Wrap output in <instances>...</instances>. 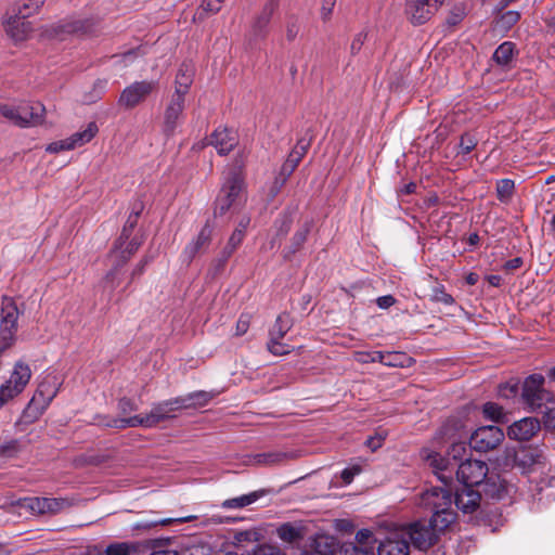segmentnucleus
<instances>
[{"mask_svg": "<svg viewBox=\"0 0 555 555\" xmlns=\"http://www.w3.org/2000/svg\"><path fill=\"white\" fill-rule=\"evenodd\" d=\"M184 98L172 94L171 100L165 109L163 133L167 138L172 137L176 131L178 119L184 111Z\"/></svg>", "mask_w": 555, "mask_h": 555, "instance_id": "nucleus-14", "label": "nucleus"}, {"mask_svg": "<svg viewBox=\"0 0 555 555\" xmlns=\"http://www.w3.org/2000/svg\"><path fill=\"white\" fill-rule=\"evenodd\" d=\"M267 349L273 356H284L292 351L288 345L281 343V339H269Z\"/></svg>", "mask_w": 555, "mask_h": 555, "instance_id": "nucleus-61", "label": "nucleus"}, {"mask_svg": "<svg viewBox=\"0 0 555 555\" xmlns=\"http://www.w3.org/2000/svg\"><path fill=\"white\" fill-rule=\"evenodd\" d=\"M243 179L240 177V175L233 172L222 185L219 194H221L222 197L229 199V202L233 205L243 189Z\"/></svg>", "mask_w": 555, "mask_h": 555, "instance_id": "nucleus-33", "label": "nucleus"}, {"mask_svg": "<svg viewBox=\"0 0 555 555\" xmlns=\"http://www.w3.org/2000/svg\"><path fill=\"white\" fill-rule=\"evenodd\" d=\"M553 399V393L545 388V378L542 374L534 373L522 380V409L537 412Z\"/></svg>", "mask_w": 555, "mask_h": 555, "instance_id": "nucleus-5", "label": "nucleus"}, {"mask_svg": "<svg viewBox=\"0 0 555 555\" xmlns=\"http://www.w3.org/2000/svg\"><path fill=\"white\" fill-rule=\"evenodd\" d=\"M158 89L159 82L157 80L134 81L121 91L117 104L125 109H132Z\"/></svg>", "mask_w": 555, "mask_h": 555, "instance_id": "nucleus-7", "label": "nucleus"}, {"mask_svg": "<svg viewBox=\"0 0 555 555\" xmlns=\"http://www.w3.org/2000/svg\"><path fill=\"white\" fill-rule=\"evenodd\" d=\"M482 413L485 418L500 424H506L508 422L506 413L503 408L495 402H486L482 405Z\"/></svg>", "mask_w": 555, "mask_h": 555, "instance_id": "nucleus-40", "label": "nucleus"}, {"mask_svg": "<svg viewBox=\"0 0 555 555\" xmlns=\"http://www.w3.org/2000/svg\"><path fill=\"white\" fill-rule=\"evenodd\" d=\"M31 376V371L28 364L18 361L15 363L14 370L9 382L18 388L20 390H24L25 386L28 384Z\"/></svg>", "mask_w": 555, "mask_h": 555, "instance_id": "nucleus-34", "label": "nucleus"}, {"mask_svg": "<svg viewBox=\"0 0 555 555\" xmlns=\"http://www.w3.org/2000/svg\"><path fill=\"white\" fill-rule=\"evenodd\" d=\"M430 300L434 302H442L450 306L454 302V298L451 294L447 293L443 285H437L433 288Z\"/></svg>", "mask_w": 555, "mask_h": 555, "instance_id": "nucleus-56", "label": "nucleus"}, {"mask_svg": "<svg viewBox=\"0 0 555 555\" xmlns=\"http://www.w3.org/2000/svg\"><path fill=\"white\" fill-rule=\"evenodd\" d=\"M216 393L198 390L186 396L177 397L153 405L151 412L144 416L134 415L127 420L114 421L109 425L120 428L127 427H155L159 423L175 417L172 412L178 410L198 409L206 406L215 398Z\"/></svg>", "mask_w": 555, "mask_h": 555, "instance_id": "nucleus-3", "label": "nucleus"}, {"mask_svg": "<svg viewBox=\"0 0 555 555\" xmlns=\"http://www.w3.org/2000/svg\"><path fill=\"white\" fill-rule=\"evenodd\" d=\"M98 131V125L94 121H91L83 131L76 132L70 138H68L69 143H73V149L83 145L85 143L90 142L95 137Z\"/></svg>", "mask_w": 555, "mask_h": 555, "instance_id": "nucleus-41", "label": "nucleus"}, {"mask_svg": "<svg viewBox=\"0 0 555 555\" xmlns=\"http://www.w3.org/2000/svg\"><path fill=\"white\" fill-rule=\"evenodd\" d=\"M18 114L25 121L24 125H20L21 128L35 127L43 124L46 107L40 102L22 103L18 105Z\"/></svg>", "mask_w": 555, "mask_h": 555, "instance_id": "nucleus-16", "label": "nucleus"}, {"mask_svg": "<svg viewBox=\"0 0 555 555\" xmlns=\"http://www.w3.org/2000/svg\"><path fill=\"white\" fill-rule=\"evenodd\" d=\"M340 555H375L373 546L362 547L354 542L343 543Z\"/></svg>", "mask_w": 555, "mask_h": 555, "instance_id": "nucleus-52", "label": "nucleus"}, {"mask_svg": "<svg viewBox=\"0 0 555 555\" xmlns=\"http://www.w3.org/2000/svg\"><path fill=\"white\" fill-rule=\"evenodd\" d=\"M22 451V446L18 439H11L0 443V459H14Z\"/></svg>", "mask_w": 555, "mask_h": 555, "instance_id": "nucleus-50", "label": "nucleus"}, {"mask_svg": "<svg viewBox=\"0 0 555 555\" xmlns=\"http://www.w3.org/2000/svg\"><path fill=\"white\" fill-rule=\"evenodd\" d=\"M236 143L234 133L228 128L216 129L209 139V144L214 145L220 155H228Z\"/></svg>", "mask_w": 555, "mask_h": 555, "instance_id": "nucleus-25", "label": "nucleus"}, {"mask_svg": "<svg viewBox=\"0 0 555 555\" xmlns=\"http://www.w3.org/2000/svg\"><path fill=\"white\" fill-rule=\"evenodd\" d=\"M482 496L478 488L475 487H461L455 489L453 493V503L455 506L465 514H472L480 506Z\"/></svg>", "mask_w": 555, "mask_h": 555, "instance_id": "nucleus-13", "label": "nucleus"}, {"mask_svg": "<svg viewBox=\"0 0 555 555\" xmlns=\"http://www.w3.org/2000/svg\"><path fill=\"white\" fill-rule=\"evenodd\" d=\"M276 535L285 543L298 544L305 539V528L293 522H284L276 528Z\"/></svg>", "mask_w": 555, "mask_h": 555, "instance_id": "nucleus-32", "label": "nucleus"}, {"mask_svg": "<svg viewBox=\"0 0 555 555\" xmlns=\"http://www.w3.org/2000/svg\"><path fill=\"white\" fill-rule=\"evenodd\" d=\"M477 145V140L475 137L468 132H465L461 135L459 147L460 152L457 154H469Z\"/></svg>", "mask_w": 555, "mask_h": 555, "instance_id": "nucleus-59", "label": "nucleus"}, {"mask_svg": "<svg viewBox=\"0 0 555 555\" xmlns=\"http://www.w3.org/2000/svg\"><path fill=\"white\" fill-rule=\"evenodd\" d=\"M518 380L500 384L498 387L499 397L504 399L515 398L518 392Z\"/></svg>", "mask_w": 555, "mask_h": 555, "instance_id": "nucleus-57", "label": "nucleus"}, {"mask_svg": "<svg viewBox=\"0 0 555 555\" xmlns=\"http://www.w3.org/2000/svg\"><path fill=\"white\" fill-rule=\"evenodd\" d=\"M112 457L108 454L95 453V454H81L76 459L77 465L80 466H100L108 462Z\"/></svg>", "mask_w": 555, "mask_h": 555, "instance_id": "nucleus-49", "label": "nucleus"}, {"mask_svg": "<svg viewBox=\"0 0 555 555\" xmlns=\"http://www.w3.org/2000/svg\"><path fill=\"white\" fill-rule=\"evenodd\" d=\"M442 499V502L428 501L427 506L433 513L429 519H418L404 527L412 545L418 551L426 552L436 545L440 534L456 519V513L451 508V493L444 491Z\"/></svg>", "mask_w": 555, "mask_h": 555, "instance_id": "nucleus-1", "label": "nucleus"}, {"mask_svg": "<svg viewBox=\"0 0 555 555\" xmlns=\"http://www.w3.org/2000/svg\"><path fill=\"white\" fill-rule=\"evenodd\" d=\"M541 430V422L538 417H522V442L530 440Z\"/></svg>", "mask_w": 555, "mask_h": 555, "instance_id": "nucleus-48", "label": "nucleus"}, {"mask_svg": "<svg viewBox=\"0 0 555 555\" xmlns=\"http://www.w3.org/2000/svg\"><path fill=\"white\" fill-rule=\"evenodd\" d=\"M504 439V431L495 425L478 427L469 437L470 449L478 452L494 450Z\"/></svg>", "mask_w": 555, "mask_h": 555, "instance_id": "nucleus-8", "label": "nucleus"}, {"mask_svg": "<svg viewBox=\"0 0 555 555\" xmlns=\"http://www.w3.org/2000/svg\"><path fill=\"white\" fill-rule=\"evenodd\" d=\"M246 555H287L285 551H283L276 544H270L266 542H259L251 550H246Z\"/></svg>", "mask_w": 555, "mask_h": 555, "instance_id": "nucleus-45", "label": "nucleus"}, {"mask_svg": "<svg viewBox=\"0 0 555 555\" xmlns=\"http://www.w3.org/2000/svg\"><path fill=\"white\" fill-rule=\"evenodd\" d=\"M47 0H24L22 4H18L15 11L22 14V17H30L39 11Z\"/></svg>", "mask_w": 555, "mask_h": 555, "instance_id": "nucleus-51", "label": "nucleus"}, {"mask_svg": "<svg viewBox=\"0 0 555 555\" xmlns=\"http://www.w3.org/2000/svg\"><path fill=\"white\" fill-rule=\"evenodd\" d=\"M464 422L457 416H450L440 426L436 434V439L440 442L454 441L460 433L464 429Z\"/></svg>", "mask_w": 555, "mask_h": 555, "instance_id": "nucleus-27", "label": "nucleus"}, {"mask_svg": "<svg viewBox=\"0 0 555 555\" xmlns=\"http://www.w3.org/2000/svg\"><path fill=\"white\" fill-rule=\"evenodd\" d=\"M268 492H269V490L261 489V490L250 492L248 494H244L238 498L229 499L222 503V507H224V508H242V507L253 504L254 502H256L258 499H260Z\"/></svg>", "mask_w": 555, "mask_h": 555, "instance_id": "nucleus-35", "label": "nucleus"}, {"mask_svg": "<svg viewBox=\"0 0 555 555\" xmlns=\"http://www.w3.org/2000/svg\"><path fill=\"white\" fill-rule=\"evenodd\" d=\"M301 455L300 451H269L253 455L256 465H280L289 461H295Z\"/></svg>", "mask_w": 555, "mask_h": 555, "instance_id": "nucleus-19", "label": "nucleus"}, {"mask_svg": "<svg viewBox=\"0 0 555 555\" xmlns=\"http://www.w3.org/2000/svg\"><path fill=\"white\" fill-rule=\"evenodd\" d=\"M313 227V220H306L301 227L295 232L292 237L291 245L284 254L286 260H291V257L299 251L306 243L308 235Z\"/></svg>", "mask_w": 555, "mask_h": 555, "instance_id": "nucleus-31", "label": "nucleus"}, {"mask_svg": "<svg viewBox=\"0 0 555 555\" xmlns=\"http://www.w3.org/2000/svg\"><path fill=\"white\" fill-rule=\"evenodd\" d=\"M155 258V255L152 254L150 250L142 257V259L139 261V263L134 267V269L131 272L130 275V282H132L137 276H140L143 274L145 267L152 262Z\"/></svg>", "mask_w": 555, "mask_h": 555, "instance_id": "nucleus-63", "label": "nucleus"}, {"mask_svg": "<svg viewBox=\"0 0 555 555\" xmlns=\"http://www.w3.org/2000/svg\"><path fill=\"white\" fill-rule=\"evenodd\" d=\"M446 470L437 469L436 475L438 479L442 482V487H433L430 490L426 491L424 494L425 504L428 505V501L433 502H442V495L444 491H449L451 493V504L453 503V493L455 492L453 489V478L452 475H446Z\"/></svg>", "mask_w": 555, "mask_h": 555, "instance_id": "nucleus-24", "label": "nucleus"}, {"mask_svg": "<svg viewBox=\"0 0 555 555\" xmlns=\"http://www.w3.org/2000/svg\"><path fill=\"white\" fill-rule=\"evenodd\" d=\"M470 450L465 442L454 440L444 456L438 452H430L425 456V460L435 469L453 472L454 467L457 468L459 464L464 462L465 459H470Z\"/></svg>", "mask_w": 555, "mask_h": 555, "instance_id": "nucleus-6", "label": "nucleus"}, {"mask_svg": "<svg viewBox=\"0 0 555 555\" xmlns=\"http://www.w3.org/2000/svg\"><path fill=\"white\" fill-rule=\"evenodd\" d=\"M94 22L91 18L61 22L54 28L56 35H87L93 31Z\"/></svg>", "mask_w": 555, "mask_h": 555, "instance_id": "nucleus-26", "label": "nucleus"}, {"mask_svg": "<svg viewBox=\"0 0 555 555\" xmlns=\"http://www.w3.org/2000/svg\"><path fill=\"white\" fill-rule=\"evenodd\" d=\"M522 475L527 476V492L533 501H555V468L546 461L544 446H522Z\"/></svg>", "mask_w": 555, "mask_h": 555, "instance_id": "nucleus-2", "label": "nucleus"}, {"mask_svg": "<svg viewBox=\"0 0 555 555\" xmlns=\"http://www.w3.org/2000/svg\"><path fill=\"white\" fill-rule=\"evenodd\" d=\"M495 14L499 18V23L505 29L511 28L520 18V14L517 11H505L504 10L501 13H495Z\"/></svg>", "mask_w": 555, "mask_h": 555, "instance_id": "nucleus-54", "label": "nucleus"}, {"mask_svg": "<svg viewBox=\"0 0 555 555\" xmlns=\"http://www.w3.org/2000/svg\"><path fill=\"white\" fill-rule=\"evenodd\" d=\"M69 506L66 499L56 498H33L29 499L28 507L38 514L59 513L63 508Z\"/></svg>", "mask_w": 555, "mask_h": 555, "instance_id": "nucleus-22", "label": "nucleus"}, {"mask_svg": "<svg viewBox=\"0 0 555 555\" xmlns=\"http://www.w3.org/2000/svg\"><path fill=\"white\" fill-rule=\"evenodd\" d=\"M193 67L188 63H182L176 76L173 94L185 99V95L188 94L193 82Z\"/></svg>", "mask_w": 555, "mask_h": 555, "instance_id": "nucleus-28", "label": "nucleus"}, {"mask_svg": "<svg viewBox=\"0 0 555 555\" xmlns=\"http://www.w3.org/2000/svg\"><path fill=\"white\" fill-rule=\"evenodd\" d=\"M212 231L214 225L210 223V220L208 219L205 225L199 231L196 240L190 243L184 249V255L186 256L189 262H191L198 253L205 250L209 246Z\"/></svg>", "mask_w": 555, "mask_h": 555, "instance_id": "nucleus-20", "label": "nucleus"}, {"mask_svg": "<svg viewBox=\"0 0 555 555\" xmlns=\"http://www.w3.org/2000/svg\"><path fill=\"white\" fill-rule=\"evenodd\" d=\"M386 366L410 367L415 360L404 352H386Z\"/></svg>", "mask_w": 555, "mask_h": 555, "instance_id": "nucleus-43", "label": "nucleus"}, {"mask_svg": "<svg viewBox=\"0 0 555 555\" xmlns=\"http://www.w3.org/2000/svg\"><path fill=\"white\" fill-rule=\"evenodd\" d=\"M22 390L13 386L9 380L0 387V399L3 400V404L20 395Z\"/></svg>", "mask_w": 555, "mask_h": 555, "instance_id": "nucleus-64", "label": "nucleus"}, {"mask_svg": "<svg viewBox=\"0 0 555 555\" xmlns=\"http://www.w3.org/2000/svg\"><path fill=\"white\" fill-rule=\"evenodd\" d=\"M263 534L260 529L251 528L248 530L235 531L233 534V545L237 548L243 547V543H259L263 540Z\"/></svg>", "mask_w": 555, "mask_h": 555, "instance_id": "nucleus-37", "label": "nucleus"}, {"mask_svg": "<svg viewBox=\"0 0 555 555\" xmlns=\"http://www.w3.org/2000/svg\"><path fill=\"white\" fill-rule=\"evenodd\" d=\"M17 331L18 327L0 324V356L14 346Z\"/></svg>", "mask_w": 555, "mask_h": 555, "instance_id": "nucleus-42", "label": "nucleus"}, {"mask_svg": "<svg viewBox=\"0 0 555 555\" xmlns=\"http://www.w3.org/2000/svg\"><path fill=\"white\" fill-rule=\"evenodd\" d=\"M223 0H203L202 2V12H196L195 17L198 20H204L206 13H217L221 8V3Z\"/></svg>", "mask_w": 555, "mask_h": 555, "instance_id": "nucleus-58", "label": "nucleus"}, {"mask_svg": "<svg viewBox=\"0 0 555 555\" xmlns=\"http://www.w3.org/2000/svg\"><path fill=\"white\" fill-rule=\"evenodd\" d=\"M502 466L504 468H514L515 466H520L517 450L515 448L505 449L504 455L502 457Z\"/></svg>", "mask_w": 555, "mask_h": 555, "instance_id": "nucleus-62", "label": "nucleus"}, {"mask_svg": "<svg viewBox=\"0 0 555 555\" xmlns=\"http://www.w3.org/2000/svg\"><path fill=\"white\" fill-rule=\"evenodd\" d=\"M0 324L18 327L17 321L21 314L14 298L3 295L1 297Z\"/></svg>", "mask_w": 555, "mask_h": 555, "instance_id": "nucleus-30", "label": "nucleus"}, {"mask_svg": "<svg viewBox=\"0 0 555 555\" xmlns=\"http://www.w3.org/2000/svg\"><path fill=\"white\" fill-rule=\"evenodd\" d=\"M13 15L7 21V33L15 41H23L33 31V25L27 21L28 17H22L15 9Z\"/></svg>", "mask_w": 555, "mask_h": 555, "instance_id": "nucleus-18", "label": "nucleus"}, {"mask_svg": "<svg viewBox=\"0 0 555 555\" xmlns=\"http://www.w3.org/2000/svg\"><path fill=\"white\" fill-rule=\"evenodd\" d=\"M280 0H267L259 13L250 23V35L254 39H264L269 34V26L273 14L279 10Z\"/></svg>", "mask_w": 555, "mask_h": 555, "instance_id": "nucleus-11", "label": "nucleus"}, {"mask_svg": "<svg viewBox=\"0 0 555 555\" xmlns=\"http://www.w3.org/2000/svg\"><path fill=\"white\" fill-rule=\"evenodd\" d=\"M107 259L111 261V267L115 268V270H121L128 261L131 259L124 251V245H119L116 241H114L112 248L107 254Z\"/></svg>", "mask_w": 555, "mask_h": 555, "instance_id": "nucleus-38", "label": "nucleus"}, {"mask_svg": "<svg viewBox=\"0 0 555 555\" xmlns=\"http://www.w3.org/2000/svg\"><path fill=\"white\" fill-rule=\"evenodd\" d=\"M177 544L179 555H211L212 548L210 544L198 535H191L182 538L177 541L176 539L171 544Z\"/></svg>", "mask_w": 555, "mask_h": 555, "instance_id": "nucleus-15", "label": "nucleus"}, {"mask_svg": "<svg viewBox=\"0 0 555 555\" xmlns=\"http://www.w3.org/2000/svg\"><path fill=\"white\" fill-rule=\"evenodd\" d=\"M514 50L515 43L505 41L495 49L493 60L500 65H506L511 62Z\"/></svg>", "mask_w": 555, "mask_h": 555, "instance_id": "nucleus-44", "label": "nucleus"}, {"mask_svg": "<svg viewBox=\"0 0 555 555\" xmlns=\"http://www.w3.org/2000/svg\"><path fill=\"white\" fill-rule=\"evenodd\" d=\"M175 537H162L155 539H146L142 542H116L111 545L126 546L127 555H135L139 553H145L151 551L153 547L169 546L173 542Z\"/></svg>", "mask_w": 555, "mask_h": 555, "instance_id": "nucleus-17", "label": "nucleus"}, {"mask_svg": "<svg viewBox=\"0 0 555 555\" xmlns=\"http://www.w3.org/2000/svg\"><path fill=\"white\" fill-rule=\"evenodd\" d=\"M443 0H411L406 2L405 12L410 22L417 26L430 20Z\"/></svg>", "mask_w": 555, "mask_h": 555, "instance_id": "nucleus-10", "label": "nucleus"}, {"mask_svg": "<svg viewBox=\"0 0 555 555\" xmlns=\"http://www.w3.org/2000/svg\"><path fill=\"white\" fill-rule=\"evenodd\" d=\"M292 326L293 322L289 314L286 312L281 313L269 331L270 339H283Z\"/></svg>", "mask_w": 555, "mask_h": 555, "instance_id": "nucleus-36", "label": "nucleus"}, {"mask_svg": "<svg viewBox=\"0 0 555 555\" xmlns=\"http://www.w3.org/2000/svg\"><path fill=\"white\" fill-rule=\"evenodd\" d=\"M356 541L358 546L370 547L379 542L376 538H374L373 532L370 529H361L356 534Z\"/></svg>", "mask_w": 555, "mask_h": 555, "instance_id": "nucleus-55", "label": "nucleus"}, {"mask_svg": "<svg viewBox=\"0 0 555 555\" xmlns=\"http://www.w3.org/2000/svg\"><path fill=\"white\" fill-rule=\"evenodd\" d=\"M313 138V129L308 128L305 135L297 141L295 147L291 151L286 160L283 163L279 175L275 177L269 190V196L271 199H273L281 192L288 178L296 170L302 157L307 154L309 147L311 146Z\"/></svg>", "mask_w": 555, "mask_h": 555, "instance_id": "nucleus-4", "label": "nucleus"}, {"mask_svg": "<svg viewBox=\"0 0 555 555\" xmlns=\"http://www.w3.org/2000/svg\"><path fill=\"white\" fill-rule=\"evenodd\" d=\"M138 224V212H130L127 221L125 222L119 236L115 240L119 245H125L132 236V233Z\"/></svg>", "mask_w": 555, "mask_h": 555, "instance_id": "nucleus-47", "label": "nucleus"}, {"mask_svg": "<svg viewBox=\"0 0 555 555\" xmlns=\"http://www.w3.org/2000/svg\"><path fill=\"white\" fill-rule=\"evenodd\" d=\"M195 518H196L195 516L179 517V518H162V517L154 516L151 519L143 518V519H140L139 521H137L132 526V531H149L158 526H168V525L176 524V522H179V524L188 522Z\"/></svg>", "mask_w": 555, "mask_h": 555, "instance_id": "nucleus-29", "label": "nucleus"}, {"mask_svg": "<svg viewBox=\"0 0 555 555\" xmlns=\"http://www.w3.org/2000/svg\"><path fill=\"white\" fill-rule=\"evenodd\" d=\"M465 9L461 5H455L448 14L446 18V24L449 27H454L459 25L465 17Z\"/></svg>", "mask_w": 555, "mask_h": 555, "instance_id": "nucleus-60", "label": "nucleus"}, {"mask_svg": "<svg viewBox=\"0 0 555 555\" xmlns=\"http://www.w3.org/2000/svg\"><path fill=\"white\" fill-rule=\"evenodd\" d=\"M515 192V182L502 179L496 182V196L501 203H508Z\"/></svg>", "mask_w": 555, "mask_h": 555, "instance_id": "nucleus-46", "label": "nucleus"}, {"mask_svg": "<svg viewBox=\"0 0 555 555\" xmlns=\"http://www.w3.org/2000/svg\"><path fill=\"white\" fill-rule=\"evenodd\" d=\"M233 255V251L230 248L224 247L220 254L211 261L207 274L211 279H216L220 274L223 273L227 262L230 257Z\"/></svg>", "mask_w": 555, "mask_h": 555, "instance_id": "nucleus-39", "label": "nucleus"}, {"mask_svg": "<svg viewBox=\"0 0 555 555\" xmlns=\"http://www.w3.org/2000/svg\"><path fill=\"white\" fill-rule=\"evenodd\" d=\"M410 544L397 533L378 542L377 555H409Z\"/></svg>", "mask_w": 555, "mask_h": 555, "instance_id": "nucleus-23", "label": "nucleus"}, {"mask_svg": "<svg viewBox=\"0 0 555 555\" xmlns=\"http://www.w3.org/2000/svg\"><path fill=\"white\" fill-rule=\"evenodd\" d=\"M314 555H336L340 554L343 543L337 538L317 532L305 540L304 543Z\"/></svg>", "mask_w": 555, "mask_h": 555, "instance_id": "nucleus-12", "label": "nucleus"}, {"mask_svg": "<svg viewBox=\"0 0 555 555\" xmlns=\"http://www.w3.org/2000/svg\"><path fill=\"white\" fill-rule=\"evenodd\" d=\"M456 479L463 487H478L488 474V466L481 460L465 459L455 470Z\"/></svg>", "mask_w": 555, "mask_h": 555, "instance_id": "nucleus-9", "label": "nucleus"}, {"mask_svg": "<svg viewBox=\"0 0 555 555\" xmlns=\"http://www.w3.org/2000/svg\"><path fill=\"white\" fill-rule=\"evenodd\" d=\"M477 488L480 491L481 496H486L487 499L499 500L507 493L506 481L502 480L499 475H486V478H482Z\"/></svg>", "mask_w": 555, "mask_h": 555, "instance_id": "nucleus-21", "label": "nucleus"}, {"mask_svg": "<svg viewBox=\"0 0 555 555\" xmlns=\"http://www.w3.org/2000/svg\"><path fill=\"white\" fill-rule=\"evenodd\" d=\"M0 115L17 127H20V125H24L25 122L22 116L18 114V106L13 107L7 104H0Z\"/></svg>", "mask_w": 555, "mask_h": 555, "instance_id": "nucleus-53", "label": "nucleus"}]
</instances>
